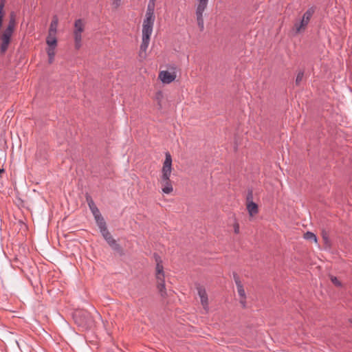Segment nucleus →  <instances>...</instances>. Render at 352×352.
I'll return each mask as SVG.
<instances>
[{
  "label": "nucleus",
  "mask_w": 352,
  "mask_h": 352,
  "mask_svg": "<svg viewBox=\"0 0 352 352\" xmlns=\"http://www.w3.org/2000/svg\"><path fill=\"white\" fill-rule=\"evenodd\" d=\"M177 77L175 68H171L170 70L161 71L159 73L158 78L164 84H169L174 81Z\"/></svg>",
  "instance_id": "7"
},
{
  "label": "nucleus",
  "mask_w": 352,
  "mask_h": 352,
  "mask_svg": "<svg viewBox=\"0 0 352 352\" xmlns=\"http://www.w3.org/2000/svg\"><path fill=\"white\" fill-rule=\"evenodd\" d=\"M236 288H237V292L241 299L240 300V302L245 306V292L243 287V285H241V282L239 280L236 281Z\"/></svg>",
  "instance_id": "12"
},
{
  "label": "nucleus",
  "mask_w": 352,
  "mask_h": 352,
  "mask_svg": "<svg viewBox=\"0 0 352 352\" xmlns=\"http://www.w3.org/2000/svg\"><path fill=\"white\" fill-rule=\"evenodd\" d=\"M155 1L151 0L147 6L145 18L142 24V41L140 45V56L143 54H145L150 42V38L153 32V28L155 16Z\"/></svg>",
  "instance_id": "1"
},
{
  "label": "nucleus",
  "mask_w": 352,
  "mask_h": 352,
  "mask_svg": "<svg viewBox=\"0 0 352 352\" xmlns=\"http://www.w3.org/2000/svg\"><path fill=\"white\" fill-rule=\"evenodd\" d=\"M196 2L197 7L195 14L197 22L200 30H203L204 28L203 13L207 7L208 0H196Z\"/></svg>",
  "instance_id": "6"
},
{
  "label": "nucleus",
  "mask_w": 352,
  "mask_h": 352,
  "mask_svg": "<svg viewBox=\"0 0 352 352\" xmlns=\"http://www.w3.org/2000/svg\"><path fill=\"white\" fill-rule=\"evenodd\" d=\"M87 201L88 206L89 207V209L91 210H93L94 208H97V206H96L95 203L94 202V201L92 200V199L91 197H87Z\"/></svg>",
  "instance_id": "22"
},
{
  "label": "nucleus",
  "mask_w": 352,
  "mask_h": 352,
  "mask_svg": "<svg viewBox=\"0 0 352 352\" xmlns=\"http://www.w3.org/2000/svg\"><path fill=\"white\" fill-rule=\"evenodd\" d=\"M58 25V18L56 15L53 16L52 22L50 25L48 32L57 34Z\"/></svg>",
  "instance_id": "13"
},
{
  "label": "nucleus",
  "mask_w": 352,
  "mask_h": 352,
  "mask_svg": "<svg viewBox=\"0 0 352 352\" xmlns=\"http://www.w3.org/2000/svg\"><path fill=\"white\" fill-rule=\"evenodd\" d=\"M304 77V72L300 71L298 73L296 78V84L299 85L301 81L302 80V78Z\"/></svg>",
  "instance_id": "21"
},
{
  "label": "nucleus",
  "mask_w": 352,
  "mask_h": 352,
  "mask_svg": "<svg viewBox=\"0 0 352 352\" xmlns=\"http://www.w3.org/2000/svg\"><path fill=\"white\" fill-rule=\"evenodd\" d=\"M172 170V157L168 152H166L161 170V176L159 180L162 191L164 194L168 195L173 191L172 182L170 179Z\"/></svg>",
  "instance_id": "2"
},
{
  "label": "nucleus",
  "mask_w": 352,
  "mask_h": 352,
  "mask_svg": "<svg viewBox=\"0 0 352 352\" xmlns=\"http://www.w3.org/2000/svg\"><path fill=\"white\" fill-rule=\"evenodd\" d=\"M322 237L324 241V244L325 246V248H330L331 247V241L329 239L328 234L325 231H322Z\"/></svg>",
  "instance_id": "18"
},
{
  "label": "nucleus",
  "mask_w": 352,
  "mask_h": 352,
  "mask_svg": "<svg viewBox=\"0 0 352 352\" xmlns=\"http://www.w3.org/2000/svg\"><path fill=\"white\" fill-rule=\"evenodd\" d=\"M91 211L95 218V220L96 221L98 226H102L103 223H105V221H104L103 217H102V215L100 214V212L98 208H94V209L91 210Z\"/></svg>",
  "instance_id": "11"
},
{
  "label": "nucleus",
  "mask_w": 352,
  "mask_h": 352,
  "mask_svg": "<svg viewBox=\"0 0 352 352\" xmlns=\"http://www.w3.org/2000/svg\"><path fill=\"white\" fill-rule=\"evenodd\" d=\"M307 25V22H305V21L301 19L300 21H296L294 23L293 30L296 34H298L305 30Z\"/></svg>",
  "instance_id": "10"
},
{
  "label": "nucleus",
  "mask_w": 352,
  "mask_h": 352,
  "mask_svg": "<svg viewBox=\"0 0 352 352\" xmlns=\"http://www.w3.org/2000/svg\"><path fill=\"white\" fill-rule=\"evenodd\" d=\"M81 314V311H77L75 313V316H79Z\"/></svg>",
  "instance_id": "27"
},
{
  "label": "nucleus",
  "mask_w": 352,
  "mask_h": 352,
  "mask_svg": "<svg viewBox=\"0 0 352 352\" xmlns=\"http://www.w3.org/2000/svg\"><path fill=\"white\" fill-rule=\"evenodd\" d=\"M304 238L307 240H312L316 243H317L318 242L316 236L311 232H307L306 233H305Z\"/></svg>",
  "instance_id": "20"
},
{
  "label": "nucleus",
  "mask_w": 352,
  "mask_h": 352,
  "mask_svg": "<svg viewBox=\"0 0 352 352\" xmlns=\"http://www.w3.org/2000/svg\"><path fill=\"white\" fill-rule=\"evenodd\" d=\"M85 29V22L82 19H76L74 24L73 37L74 47L79 50L82 47V33Z\"/></svg>",
  "instance_id": "5"
},
{
  "label": "nucleus",
  "mask_w": 352,
  "mask_h": 352,
  "mask_svg": "<svg viewBox=\"0 0 352 352\" xmlns=\"http://www.w3.org/2000/svg\"><path fill=\"white\" fill-rule=\"evenodd\" d=\"M56 47L57 46H48L46 49V52L49 59L48 61L50 63H52L54 61Z\"/></svg>",
  "instance_id": "15"
},
{
  "label": "nucleus",
  "mask_w": 352,
  "mask_h": 352,
  "mask_svg": "<svg viewBox=\"0 0 352 352\" xmlns=\"http://www.w3.org/2000/svg\"><path fill=\"white\" fill-rule=\"evenodd\" d=\"M246 208L251 217L256 215L258 212V205L253 202L252 194H250L247 197Z\"/></svg>",
  "instance_id": "8"
},
{
  "label": "nucleus",
  "mask_w": 352,
  "mask_h": 352,
  "mask_svg": "<svg viewBox=\"0 0 352 352\" xmlns=\"http://www.w3.org/2000/svg\"><path fill=\"white\" fill-rule=\"evenodd\" d=\"M331 282L336 285V286H341V283L338 280V279L333 276H331L330 277Z\"/></svg>",
  "instance_id": "24"
},
{
  "label": "nucleus",
  "mask_w": 352,
  "mask_h": 352,
  "mask_svg": "<svg viewBox=\"0 0 352 352\" xmlns=\"http://www.w3.org/2000/svg\"><path fill=\"white\" fill-rule=\"evenodd\" d=\"M234 232L238 234L239 232V225L237 223L234 224Z\"/></svg>",
  "instance_id": "25"
},
{
  "label": "nucleus",
  "mask_w": 352,
  "mask_h": 352,
  "mask_svg": "<svg viewBox=\"0 0 352 352\" xmlns=\"http://www.w3.org/2000/svg\"><path fill=\"white\" fill-rule=\"evenodd\" d=\"M314 8H309L303 14L302 19L305 21V22H307L309 23L312 15L314 13Z\"/></svg>",
  "instance_id": "16"
},
{
  "label": "nucleus",
  "mask_w": 352,
  "mask_h": 352,
  "mask_svg": "<svg viewBox=\"0 0 352 352\" xmlns=\"http://www.w3.org/2000/svg\"><path fill=\"white\" fill-rule=\"evenodd\" d=\"M16 27V15L14 12H11L10 15L9 23L6 28L3 31L0 36V50L2 54L5 53L7 50L8 45L10 43L11 36L14 31Z\"/></svg>",
  "instance_id": "3"
},
{
  "label": "nucleus",
  "mask_w": 352,
  "mask_h": 352,
  "mask_svg": "<svg viewBox=\"0 0 352 352\" xmlns=\"http://www.w3.org/2000/svg\"><path fill=\"white\" fill-rule=\"evenodd\" d=\"M155 260L156 262L155 277L157 279V287L160 295L162 297H165L167 294L165 289L164 272L163 265H162V260L158 255H155Z\"/></svg>",
  "instance_id": "4"
},
{
  "label": "nucleus",
  "mask_w": 352,
  "mask_h": 352,
  "mask_svg": "<svg viewBox=\"0 0 352 352\" xmlns=\"http://www.w3.org/2000/svg\"><path fill=\"white\" fill-rule=\"evenodd\" d=\"M98 227H99L100 232L105 240H107L108 238H110L112 236L111 234L109 233V232L107 229L106 223H103L102 226H99Z\"/></svg>",
  "instance_id": "17"
},
{
  "label": "nucleus",
  "mask_w": 352,
  "mask_h": 352,
  "mask_svg": "<svg viewBox=\"0 0 352 352\" xmlns=\"http://www.w3.org/2000/svg\"><path fill=\"white\" fill-rule=\"evenodd\" d=\"M106 241L113 249H114V250L120 249L119 245L116 243V240L112 236L110 238H108Z\"/></svg>",
  "instance_id": "19"
},
{
  "label": "nucleus",
  "mask_w": 352,
  "mask_h": 352,
  "mask_svg": "<svg viewBox=\"0 0 352 352\" xmlns=\"http://www.w3.org/2000/svg\"><path fill=\"white\" fill-rule=\"evenodd\" d=\"M4 6H5V0H1V3H0V10L1 11H4L3 10Z\"/></svg>",
  "instance_id": "26"
},
{
  "label": "nucleus",
  "mask_w": 352,
  "mask_h": 352,
  "mask_svg": "<svg viewBox=\"0 0 352 352\" xmlns=\"http://www.w3.org/2000/svg\"><path fill=\"white\" fill-rule=\"evenodd\" d=\"M197 290H198V295L201 300V304L202 305V306L205 310H208V296H207L206 289L202 287H199L197 288Z\"/></svg>",
  "instance_id": "9"
},
{
  "label": "nucleus",
  "mask_w": 352,
  "mask_h": 352,
  "mask_svg": "<svg viewBox=\"0 0 352 352\" xmlns=\"http://www.w3.org/2000/svg\"><path fill=\"white\" fill-rule=\"evenodd\" d=\"M122 4V0H111V5L113 8L118 9Z\"/></svg>",
  "instance_id": "23"
},
{
  "label": "nucleus",
  "mask_w": 352,
  "mask_h": 352,
  "mask_svg": "<svg viewBox=\"0 0 352 352\" xmlns=\"http://www.w3.org/2000/svg\"><path fill=\"white\" fill-rule=\"evenodd\" d=\"M46 43L47 46H57L56 34L48 32L46 38Z\"/></svg>",
  "instance_id": "14"
}]
</instances>
